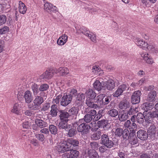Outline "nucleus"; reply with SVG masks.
I'll use <instances>...</instances> for the list:
<instances>
[{
  "mask_svg": "<svg viewBox=\"0 0 158 158\" xmlns=\"http://www.w3.org/2000/svg\"><path fill=\"white\" fill-rule=\"evenodd\" d=\"M43 98L40 96H37L35 97L33 101V103L28 106V108L30 110H39L41 108L40 105L44 102Z\"/></svg>",
  "mask_w": 158,
  "mask_h": 158,
  "instance_id": "f257e3e1",
  "label": "nucleus"
},
{
  "mask_svg": "<svg viewBox=\"0 0 158 158\" xmlns=\"http://www.w3.org/2000/svg\"><path fill=\"white\" fill-rule=\"evenodd\" d=\"M100 143L108 147V148H111L114 147V144L111 138H109L108 135L103 134L101 136Z\"/></svg>",
  "mask_w": 158,
  "mask_h": 158,
  "instance_id": "f03ea898",
  "label": "nucleus"
},
{
  "mask_svg": "<svg viewBox=\"0 0 158 158\" xmlns=\"http://www.w3.org/2000/svg\"><path fill=\"white\" fill-rule=\"evenodd\" d=\"M71 149L70 144H68V142L66 141H62L56 147V150L59 153L69 151Z\"/></svg>",
  "mask_w": 158,
  "mask_h": 158,
  "instance_id": "7ed1b4c3",
  "label": "nucleus"
},
{
  "mask_svg": "<svg viewBox=\"0 0 158 158\" xmlns=\"http://www.w3.org/2000/svg\"><path fill=\"white\" fill-rule=\"evenodd\" d=\"M156 127L154 125H151L148 128L147 133L149 139L153 140L156 139Z\"/></svg>",
  "mask_w": 158,
  "mask_h": 158,
  "instance_id": "20e7f679",
  "label": "nucleus"
},
{
  "mask_svg": "<svg viewBox=\"0 0 158 158\" xmlns=\"http://www.w3.org/2000/svg\"><path fill=\"white\" fill-rule=\"evenodd\" d=\"M141 95V92L140 90L135 91L133 93L131 98L132 104H135L139 102Z\"/></svg>",
  "mask_w": 158,
  "mask_h": 158,
  "instance_id": "39448f33",
  "label": "nucleus"
},
{
  "mask_svg": "<svg viewBox=\"0 0 158 158\" xmlns=\"http://www.w3.org/2000/svg\"><path fill=\"white\" fill-rule=\"evenodd\" d=\"M103 88L108 90H112L114 88L115 83L112 80H110L106 81H102Z\"/></svg>",
  "mask_w": 158,
  "mask_h": 158,
  "instance_id": "423d86ee",
  "label": "nucleus"
},
{
  "mask_svg": "<svg viewBox=\"0 0 158 158\" xmlns=\"http://www.w3.org/2000/svg\"><path fill=\"white\" fill-rule=\"evenodd\" d=\"M90 128L89 125L85 123L81 124L77 129L78 131L81 132L82 135H85L89 132Z\"/></svg>",
  "mask_w": 158,
  "mask_h": 158,
  "instance_id": "0eeeda50",
  "label": "nucleus"
},
{
  "mask_svg": "<svg viewBox=\"0 0 158 158\" xmlns=\"http://www.w3.org/2000/svg\"><path fill=\"white\" fill-rule=\"evenodd\" d=\"M59 114L60 120L65 122H68L70 120L71 115L69 112H67L64 110H60L59 111Z\"/></svg>",
  "mask_w": 158,
  "mask_h": 158,
  "instance_id": "6e6552de",
  "label": "nucleus"
},
{
  "mask_svg": "<svg viewBox=\"0 0 158 158\" xmlns=\"http://www.w3.org/2000/svg\"><path fill=\"white\" fill-rule=\"evenodd\" d=\"M125 128L129 129L130 132H136L137 126L135 123H131L130 120H127L124 123Z\"/></svg>",
  "mask_w": 158,
  "mask_h": 158,
  "instance_id": "1a4fd4ad",
  "label": "nucleus"
},
{
  "mask_svg": "<svg viewBox=\"0 0 158 158\" xmlns=\"http://www.w3.org/2000/svg\"><path fill=\"white\" fill-rule=\"evenodd\" d=\"M72 99L71 96L67 94H64L60 101V104L61 105L65 106L71 102Z\"/></svg>",
  "mask_w": 158,
  "mask_h": 158,
  "instance_id": "9d476101",
  "label": "nucleus"
},
{
  "mask_svg": "<svg viewBox=\"0 0 158 158\" xmlns=\"http://www.w3.org/2000/svg\"><path fill=\"white\" fill-rule=\"evenodd\" d=\"M138 137L142 140H145L148 138L147 132L143 130H140L137 132Z\"/></svg>",
  "mask_w": 158,
  "mask_h": 158,
  "instance_id": "9b49d317",
  "label": "nucleus"
},
{
  "mask_svg": "<svg viewBox=\"0 0 158 158\" xmlns=\"http://www.w3.org/2000/svg\"><path fill=\"white\" fill-rule=\"evenodd\" d=\"M58 127L60 130L64 129L65 131H68V130L71 128V125L68 124V122L61 120L58 124Z\"/></svg>",
  "mask_w": 158,
  "mask_h": 158,
  "instance_id": "f8f14e48",
  "label": "nucleus"
},
{
  "mask_svg": "<svg viewBox=\"0 0 158 158\" xmlns=\"http://www.w3.org/2000/svg\"><path fill=\"white\" fill-rule=\"evenodd\" d=\"M44 8L48 12L57 11V7L52 4L47 2L44 5Z\"/></svg>",
  "mask_w": 158,
  "mask_h": 158,
  "instance_id": "ddd939ff",
  "label": "nucleus"
},
{
  "mask_svg": "<svg viewBox=\"0 0 158 158\" xmlns=\"http://www.w3.org/2000/svg\"><path fill=\"white\" fill-rule=\"evenodd\" d=\"M53 75V73L52 70H47L40 76L39 78L41 80L44 79H49L52 77Z\"/></svg>",
  "mask_w": 158,
  "mask_h": 158,
  "instance_id": "4468645a",
  "label": "nucleus"
},
{
  "mask_svg": "<svg viewBox=\"0 0 158 158\" xmlns=\"http://www.w3.org/2000/svg\"><path fill=\"white\" fill-rule=\"evenodd\" d=\"M142 109L144 111H148L152 110L154 107V104L148 102L143 103L141 106Z\"/></svg>",
  "mask_w": 158,
  "mask_h": 158,
  "instance_id": "2eb2a0df",
  "label": "nucleus"
},
{
  "mask_svg": "<svg viewBox=\"0 0 158 158\" xmlns=\"http://www.w3.org/2000/svg\"><path fill=\"white\" fill-rule=\"evenodd\" d=\"M24 98L26 102L27 103H30L33 100L32 94L29 90H27L25 92Z\"/></svg>",
  "mask_w": 158,
  "mask_h": 158,
  "instance_id": "dca6fc26",
  "label": "nucleus"
},
{
  "mask_svg": "<svg viewBox=\"0 0 158 158\" xmlns=\"http://www.w3.org/2000/svg\"><path fill=\"white\" fill-rule=\"evenodd\" d=\"M104 97V94H101L98 95L94 99L95 103H97L98 108L102 105H103V100Z\"/></svg>",
  "mask_w": 158,
  "mask_h": 158,
  "instance_id": "f3484780",
  "label": "nucleus"
},
{
  "mask_svg": "<svg viewBox=\"0 0 158 158\" xmlns=\"http://www.w3.org/2000/svg\"><path fill=\"white\" fill-rule=\"evenodd\" d=\"M130 103L127 100L124 99L121 101L118 104V106L120 109L125 110L130 107Z\"/></svg>",
  "mask_w": 158,
  "mask_h": 158,
  "instance_id": "a211bd4d",
  "label": "nucleus"
},
{
  "mask_svg": "<svg viewBox=\"0 0 158 158\" xmlns=\"http://www.w3.org/2000/svg\"><path fill=\"white\" fill-rule=\"evenodd\" d=\"M136 132H133L130 134V136L128 139L129 143L132 145L136 144L138 141V138L135 135Z\"/></svg>",
  "mask_w": 158,
  "mask_h": 158,
  "instance_id": "6ab92c4d",
  "label": "nucleus"
},
{
  "mask_svg": "<svg viewBox=\"0 0 158 158\" xmlns=\"http://www.w3.org/2000/svg\"><path fill=\"white\" fill-rule=\"evenodd\" d=\"M18 4V10L19 13L23 14H25L27 10L26 6L21 1H19Z\"/></svg>",
  "mask_w": 158,
  "mask_h": 158,
  "instance_id": "aec40b11",
  "label": "nucleus"
},
{
  "mask_svg": "<svg viewBox=\"0 0 158 158\" xmlns=\"http://www.w3.org/2000/svg\"><path fill=\"white\" fill-rule=\"evenodd\" d=\"M87 155L89 158H99L98 152L94 150L89 149L87 152Z\"/></svg>",
  "mask_w": 158,
  "mask_h": 158,
  "instance_id": "412c9836",
  "label": "nucleus"
},
{
  "mask_svg": "<svg viewBox=\"0 0 158 158\" xmlns=\"http://www.w3.org/2000/svg\"><path fill=\"white\" fill-rule=\"evenodd\" d=\"M135 42L136 44L138 46H139L140 48L143 49L146 48L147 45L148 44L147 42L140 39H137Z\"/></svg>",
  "mask_w": 158,
  "mask_h": 158,
  "instance_id": "4be33fe9",
  "label": "nucleus"
},
{
  "mask_svg": "<svg viewBox=\"0 0 158 158\" xmlns=\"http://www.w3.org/2000/svg\"><path fill=\"white\" fill-rule=\"evenodd\" d=\"M156 95V92L155 90L151 91L147 96V100L149 102L155 101V97Z\"/></svg>",
  "mask_w": 158,
  "mask_h": 158,
  "instance_id": "5701e85b",
  "label": "nucleus"
},
{
  "mask_svg": "<svg viewBox=\"0 0 158 158\" xmlns=\"http://www.w3.org/2000/svg\"><path fill=\"white\" fill-rule=\"evenodd\" d=\"M67 142L68 144H70L71 149H73V147H75V148H77L78 147L79 142L76 139H68Z\"/></svg>",
  "mask_w": 158,
  "mask_h": 158,
  "instance_id": "b1692460",
  "label": "nucleus"
},
{
  "mask_svg": "<svg viewBox=\"0 0 158 158\" xmlns=\"http://www.w3.org/2000/svg\"><path fill=\"white\" fill-rule=\"evenodd\" d=\"M93 86L94 89L99 91L101 90L102 88L103 87V84L102 83V81L100 82L99 80H96L93 83Z\"/></svg>",
  "mask_w": 158,
  "mask_h": 158,
  "instance_id": "393cba45",
  "label": "nucleus"
},
{
  "mask_svg": "<svg viewBox=\"0 0 158 158\" xmlns=\"http://www.w3.org/2000/svg\"><path fill=\"white\" fill-rule=\"evenodd\" d=\"M93 100L92 99L87 98L85 101V103L89 107H90V108L96 109L98 108V105L96 104H94Z\"/></svg>",
  "mask_w": 158,
  "mask_h": 158,
  "instance_id": "a878e982",
  "label": "nucleus"
},
{
  "mask_svg": "<svg viewBox=\"0 0 158 158\" xmlns=\"http://www.w3.org/2000/svg\"><path fill=\"white\" fill-rule=\"evenodd\" d=\"M141 56L143 58L144 60L147 63L152 64L153 63L152 58L150 57L148 53H143L141 54Z\"/></svg>",
  "mask_w": 158,
  "mask_h": 158,
  "instance_id": "bb28decb",
  "label": "nucleus"
},
{
  "mask_svg": "<svg viewBox=\"0 0 158 158\" xmlns=\"http://www.w3.org/2000/svg\"><path fill=\"white\" fill-rule=\"evenodd\" d=\"M56 73H59L61 76H64L69 73V70L65 67H60L57 69Z\"/></svg>",
  "mask_w": 158,
  "mask_h": 158,
  "instance_id": "cd10ccee",
  "label": "nucleus"
},
{
  "mask_svg": "<svg viewBox=\"0 0 158 158\" xmlns=\"http://www.w3.org/2000/svg\"><path fill=\"white\" fill-rule=\"evenodd\" d=\"M85 94L88 98L94 99L96 97V94L95 92L92 89H89L86 92Z\"/></svg>",
  "mask_w": 158,
  "mask_h": 158,
  "instance_id": "c85d7f7f",
  "label": "nucleus"
},
{
  "mask_svg": "<svg viewBox=\"0 0 158 158\" xmlns=\"http://www.w3.org/2000/svg\"><path fill=\"white\" fill-rule=\"evenodd\" d=\"M35 124L41 128H44L47 126V123L42 120L36 119L35 120Z\"/></svg>",
  "mask_w": 158,
  "mask_h": 158,
  "instance_id": "c756f323",
  "label": "nucleus"
},
{
  "mask_svg": "<svg viewBox=\"0 0 158 158\" xmlns=\"http://www.w3.org/2000/svg\"><path fill=\"white\" fill-rule=\"evenodd\" d=\"M144 117L143 113H138L136 115V121L139 124H143L144 122Z\"/></svg>",
  "mask_w": 158,
  "mask_h": 158,
  "instance_id": "7c9ffc66",
  "label": "nucleus"
},
{
  "mask_svg": "<svg viewBox=\"0 0 158 158\" xmlns=\"http://www.w3.org/2000/svg\"><path fill=\"white\" fill-rule=\"evenodd\" d=\"M51 108L50 115L53 117L56 116L58 110L57 105L55 104L51 106Z\"/></svg>",
  "mask_w": 158,
  "mask_h": 158,
  "instance_id": "2f4dec72",
  "label": "nucleus"
},
{
  "mask_svg": "<svg viewBox=\"0 0 158 158\" xmlns=\"http://www.w3.org/2000/svg\"><path fill=\"white\" fill-rule=\"evenodd\" d=\"M143 114L144 116V119L146 121H148V120L151 121V119L153 118L152 112L144 111L143 112Z\"/></svg>",
  "mask_w": 158,
  "mask_h": 158,
  "instance_id": "473e14b6",
  "label": "nucleus"
},
{
  "mask_svg": "<svg viewBox=\"0 0 158 158\" xmlns=\"http://www.w3.org/2000/svg\"><path fill=\"white\" fill-rule=\"evenodd\" d=\"M85 95L84 94H78L77 96L75 102L77 104H80L83 100L85 99Z\"/></svg>",
  "mask_w": 158,
  "mask_h": 158,
  "instance_id": "72a5a7b5",
  "label": "nucleus"
},
{
  "mask_svg": "<svg viewBox=\"0 0 158 158\" xmlns=\"http://www.w3.org/2000/svg\"><path fill=\"white\" fill-rule=\"evenodd\" d=\"M132 132L129 131L127 129H124L122 135L123 139L126 140H128L131 134L132 133Z\"/></svg>",
  "mask_w": 158,
  "mask_h": 158,
  "instance_id": "f704fd0d",
  "label": "nucleus"
},
{
  "mask_svg": "<svg viewBox=\"0 0 158 158\" xmlns=\"http://www.w3.org/2000/svg\"><path fill=\"white\" fill-rule=\"evenodd\" d=\"M77 131L76 128H70L68 130L67 135L69 137H74L77 133Z\"/></svg>",
  "mask_w": 158,
  "mask_h": 158,
  "instance_id": "c9c22d12",
  "label": "nucleus"
},
{
  "mask_svg": "<svg viewBox=\"0 0 158 158\" xmlns=\"http://www.w3.org/2000/svg\"><path fill=\"white\" fill-rule=\"evenodd\" d=\"M85 112L86 114L92 116L93 118H94L95 115H96L97 114L96 111L92 108H91L89 107L85 109Z\"/></svg>",
  "mask_w": 158,
  "mask_h": 158,
  "instance_id": "e433bc0d",
  "label": "nucleus"
},
{
  "mask_svg": "<svg viewBox=\"0 0 158 158\" xmlns=\"http://www.w3.org/2000/svg\"><path fill=\"white\" fill-rule=\"evenodd\" d=\"M107 114L109 116L115 118L118 115V110L116 109H114L108 110L107 111Z\"/></svg>",
  "mask_w": 158,
  "mask_h": 158,
  "instance_id": "4c0bfd02",
  "label": "nucleus"
},
{
  "mask_svg": "<svg viewBox=\"0 0 158 158\" xmlns=\"http://www.w3.org/2000/svg\"><path fill=\"white\" fill-rule=\"evenodd\" d=\"M69 154L71 158H77L79 156V152L76 150H73V149H71Z\"/></svg>",
  "mask_w": 158,
  "mask_h": 158,
  "instance_id": "58836bf2",
  "label": "nucleus"
},
{
  "mask_svg": "<svg viewBox=\"0 0 158 158\" xmlns=\"http://www.w3.org/2000/svg\"><path fill=\"white\" fill-rule=\"evenodd\" d=\"M79 110V109L78 107H73L69 110L68 112L69 114L71 115V116L72 115L77 116Z\"/></svg>",
  "mask_w": 158,
  "mask_h": 158,
  "instance_id": "ea45409f",
  "label": "nucleus"
},
{
  "mask_svg": "<svg viewBox=\"0 0 158 158\" xmlns=\"http://www.w3.org/2000/svg\"><path fill=\"white\" fill-rule=\"evenodd\" d=\"M49 131L53 135H56L58 133V130L57 127L53 125H50L49 126Z\"/></svg>",
  "mask_w": 158,
  "mask_h": 158,
  "instance_id": "a19ab883",
  "label": "nucleus"
},
{
  "mask_svg": "<svg viewBox=\"0 0 158 158\" xmlns=\"http://www.w3.org/2000/svg\"><path fill=\"white\" fill-rule=\"evenodd\" d=\"M118 117L120 121H124L128 118V113L124 112L123 114H118Z\"/></svg>",
  "mask_w": 158,
  "mask_h": 158,
  "instance_id": "79ce46f5",
  "label": "nucleus"
},
{
  "mask_svg": "<svg viewBox=\"0 0 158 158\" xmlns=\"http://www.w3.org/2000/svg\"><path fill=\"white\" fill-rule=\"evenodd\" d=\"M101 131H97L91 135V138L93 140H98L101 138Z\"/></svg>",
  "mask_w": 158,
  "mask_h": 158,
  "instance_id": "37998d69",
  "label": "nucleus"
},
{
  "mask_svg": "<svg viewBox=\"0 0 158 158\" xmlns=\"http://www.w3.org/2000/svg\"><path fill=\"white\" fill-rule=\"evenodd\" d=\"M31 86L34 95L37 94L39 92V88L37 84L32 83L31 84Z\"/></svg>",
  "mask_w": 158,
  "mask_h": 158,
  "instance_id": "c03bdc74",
  "label": "nucleus"
},
{
  "mask_svg": "<svg viewBox=\"0 0 158 158\" xmlns=\"http://www.w3.org/2000/svg\"><path fill=\"white\" fill-rule=\"evenodd\" d=\"M146 48L155 53H156L158 52V48L155 45H147Z\"/></svg>",
  "mask_w": 158,
  "mask_h": 158,
  "instance_id": "a18cd8bd",
  "label": "nucleus"
},
{
  "mask_svg": "<svg viewBox=\"0 0 158 158\" xmlns=\"http://www.w3.org/2000/svg\"><path fill=\"white\" fill-rule=\"evenodd\" d=\"M108 122L107 119H102L98 121L97 122V126L98 128H102Z\"/></svg>",
  "mask_w": 158,
  "mask_h": 158,
  "instance_id": "49530a36",
  "label": "nucleus"
},
{
  "mask_svg": "<svg viewBox=\"0 0 158 158\" xmlns=\"http://www.w3.org/2000/svg\"><path fill=\"white\" fill-rule=\"evenodd\" d=\"M35 137L39 141L42 142L44 141L45 137L42 133L35 134Z\"/></svg>",
  "mask_w": 158,
  "mask_h": 158,
  "instance_id": "de8ad7c7",
  "label": "nucleus"
},
{
  "mask_svg": "<svg viewBox=\"0 0 158 158\" xmlns=\"http://www.w3.org/2000/svg\"><path fill=\"white\" fill-rule=\"evenodd\" d=\"M123 131V129L121 128H117L115 131V135L117 136L121 137L122 135Z\"/></svg>",
  "mask_w": 158,
  "mask_h": 158,
  "instance_id": "09e8293b",
  "label": "nucleus"
},
{
  "mask_svg": "<svg viewBox=\"0 0 158 158\" xmlns=\"http://www.w3.org/2000/svg\"><path fill=\"white\" fill-rule=\"evenodd\" d=\"M94 118L92 116L86 114L84 118V121L86 123H89L91 122L93 120L94 121Z\"/></svg>",
  "mask_w": 158,
  "mask_h": 158,
  "instance_id": "8fccbe9b",
  "label": "nucleus"
},
{
  "mask_svg": "<svg viewBox=\"0 0 158 158\" xmlns=\"http://www.w3.org/2000/svg\"><path fill=\"white\" fill-rule=\"evenodd\" d=\"M49 88V85L47 84H43L40 85L39 87V90L43 92L47 90Z\"/></svg>",
  "mask_w": 158,
  "mask_h": 158,
  "instance_id": "3c124183",
  "label": "nucleus"
},
{
  "mask_svg": "<svg viewBox=\"0 0 158 158\" xmlns=\"http://www.w3.org/2000/svg\"><path fill=\"white\" fill-rule=\"evenodd\" d=\"M50 107V103L48 102L45 103L43 104L42 106L41 107V111H45L49 109Z\"/></svg>",
  "mask_w": 158,
  "mask_h": 158,
  "instance_id": "603ef678",
  "label": "nucleus"
},
{
  "mask_svg": "<svg viewBox=\"0 0 158 158\" xmlns=\"http://www.w3.org/2000/svg\"><path fill=\"white\" fill-rule=\"evenodd\" d=\"M7 20V18L4 15H0V26L5 24Z\"/></svg>",
  "mask_w": 158,
  "mask_h": 158,
  "instance_id": "864d4df0",
  "label": "nucleus"
},
{
  "mask_svg": "<svg viewBox=\"0 0 158 158\" xmlns=\"http://www.w3.org/2000/svg\"><path fill=\"white\" fill-rule=\"evenodd\" d=\"M103 105H105L108 104L111 100V96H106L104 95Z\"/></svg>",
  "mask_w": 158,
  "mask_h": 158,
  "instance_id": "5fc2aeb1",
  "label": "nucleus"
},
{
  "mask_svg": "<svg viewBox=\"0 0 158 158\" xmlns=\"http://www.w3.org/2000/svg\"><path fill=\"white\" fill-rule=\"evenodd\" d=\"M11 112L17 114H19L20 110L18 108V104L17 103L15 104L14 106L13 109L11 110Z\"/></svg>",
  "mask_w": 158,
  "mask_h": 158,
  "instance_id": "6e6d98bb",
  "label": "nucleus"
},
{
  "mask_svg": "<svg viewBox=\"0 0 158 158\" xmlns=\"http://www.w3.org/2000/svg\"><path fill=\"white\" fill-rule=\"evenodd\" d=\"M88 37L93 42L96 43V35L95 34L92 32H90L89 34V36H88Z\"/></svg>",
  "mask_w": 158,
  "mask_h": 158,
  "instance_id": "4d7b16f0",
  "label": "nucleus"
},
{
  "mask_svg": "<svg viewBox=\"0 0 158 158\" xmlns=\"http://www.w3.org/2000/svg\"><path fill=\"white\" fill-rule=\"evenodd\" d=\"M9 31V28L7 26H4L0 29V34H5L8 32Z\"/></svg>",
  "mask_w": 158,
  "mask_h": 158,
  "instance_id": "13d9d810",
  "label": "nucleus"
},
{
  "mask_svg": "<svg viewBox=\"0 0 158 158\" xmlns=\"http://www.w3.org/2000/svg\"><path fill=\"white\" fill-rule=\"evenodd\" d=\"M90 148L92 150H95L98 149V144L95 142H91L90 143Z\"/></svg>",
  "mask_w": 158,
  "mask_h": 158,
  "instance_id": "bf43d9fd",
  "label": "nucleus"
},
{
  "mask_svg": "<svg viewBox=\"0 0 158 158\" xmlns=\"http://www.w3.org/2000/svg\"><path fill=\"white\" fill-rule=\"evenodd\" d=\"M123 92L122 91L118 88L112 95L114 97H118L122 94Z\"/></svg>",
  "mask_w": 158,
  "mask_h": 158,
  "instance_id": "052dcab7",
  "label": "nucleus"
},
{
  "mask_svg": "<svg viewBox=\"0 0 158 158\" xmlns=\"http://www.w3.org/2000/svg\"><path fill=\"white\" fill-rule=\"evenodd\" d=\"M77 90L75 89H71L70 93L67 94L68 95H69L70 96H71V98H72V99L73 97L75 96L77 94Z\"/></svg>",
  "mask_w": 158,
  "mask_h": 158,
  "instance_id": "680f3d73",
  "label": "nucleus"
},
{
  "mask_svg": "<svg viewBox=\"0 0 158 158\" xmlns=\"http://www.w3.org/2000/svg\"><path fill=\"white\" fill-rule=\"evenodd\" d=\"M107 148L108 147H106V146L102 145L99 148V151L101 153H104L108 150Z\"/></svg>",
  "mask_w": 158,
  "mask_h": 158,
  "instance_id": "e2e57ef3",
  "label": "nucleus"
},
{
  "mask_svg": "<svg viewBox=\"0 0 158 158\" xmlns=\"http://www.w3.org/2000/svg\"><path fill=\"white\" fill-rule=\"evenodd\" d=\"M119 88L123 92L124 91L126 90L127 88V90L128 89H129V86L128 85L123 84L120 85Z\"/></svg>",
  "mask_w": 158,
  "mask_h": 158,
  "instance_id": "0e129e2a",
  "label": "nucleus"
},
{
  "mask_svg": "<svg viewBox=\"0 0 158 158\" xmlns=\"http://www.w3.org/2000/svg\"><path fill=\"white\" fill-rule=\"evenodd\" d=\"M22 125L24 128L29 129L30 128L31 124L28 121H25L23 123Z\"/></svg>",
  "mask_w": 158,
  "mask_h": 158,
  "instance_id": "69168bd1",
  "label": "nucleus"
},
{
  "mask_svg": "<svg viewBox=\"0 0 158 158\" xmlns=\"http://www.w3.org/2000/svg\"><path fill=\"white\" fill-rule=\"evenodd\" d=\"M33 110H26L24 112L25 115L28 116H31L34 114V112L32 111Z\"/></svg>",
  "mask_w": 158,
  "mask_h": 158,
  "instance_id": "338daca9",
  "label": "nucleus"
},
{
  "mask_svg": "<svg viewBox=\"0 0 158 158\" xmlns=\"http://www.w3.org/2000/svg\"><path fill=\"white\" fill-rule=\"evenodd\" d=\"M30 143L33 145L35 146H39V142L37 139H32L30 141Z\"/></svg>",
  "mask_w": 158,
  "mask_h": 158,
  "instance_id": "774afa93",
  "label": "nucleus"
}]
</instances>
